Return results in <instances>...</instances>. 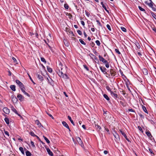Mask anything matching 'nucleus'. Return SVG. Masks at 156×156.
<instances>
[{
  "label": "nucleus",
  "mask_w": 156,
  "mask_h": 156,
  "mask_svg": "<svg viewBox=\"0 0 156 156\" xmlns=\"http://www.w3.org/2000/svg\"><path fill=\"white\" fill-rule=\"evenodd\" d=\"M37 77L40 80H41V81L43 80V77L39 75H37Z\"/></svg>",
  "instance_id": "obj_28"
},
{
  "label": "nucleus",
  "mask_w": 156,
  "mask_h": 156,
  "mask_svg": "<svg viewBox=\"0 0 156 156\" xmlns=\"http://www.w3.org/2000/svg\"><path fill=\"white\" fill-rule=\"evenodd\" d=\"M101 4L102 5V7L104 9L108 12V10L106 8V6L102 2H101Z\"/></svg>",
  "instance_id": "obj_23"
},
{
  "label": "nucleus",
  "mask_w": 156,
  "mask_h": 156,
  "mask_svg": "<svg viewBox=\"0 0 156 156\" xmlns=\"http://www.w3.org/2000/svg\"><path fill=\"white\" fill-rule=\"evenodd\" d=\"M77 32L79 35H81L82 34V33L80 30H77Z\"/></svg>",
  "instance_id": "obj_49"
},
{
  "label": "nucleus",
  "mask_w": 156,
  "mask_h": 156,
  "mask_svg": "<svg viewBox=\"0 0 156 156\" xmlns=\"http://www.w3.org/2000/svg\"><path fill=\"white\" fill-rule=\"evenodd\" d=\"M62 124L63 125L66 127L69 130V131H70V128L68 125V124L65 121H63L62 122Z\"/></svg>",
  "instance_id": "obj_8"
},
{
  "label": "nucleus",
  "mask_w": 156,
  "mask_h": 156,
  "mask_svg": "<svg viewBox=\"0 0 156 156\" xmlns=\"http://www.w3.org/2000/svg\"><path fill=\"white\" fill-rule=\"evenodd\" d=\"M16 82L20 87L23 85V84L18 80H16Z\"/></svg>",
  "instance_id": "obj_12"
},
{
  "label": "nucleus",
  "mask_w": 156,
  "mask_h": 156,
  "mask_svg": "<svg viewBox=\"0 0 156 156\" xmlns=\"http://www.w3.org/2000/svg\"><path fill=\"white\" fill-rule=\"evenodd\" d=\"M19 150L23 154H24V152L23 147H20L19 148Z\"/></svg>",
  "instance_id": "obj_29"
},
{
  "label": "nucleus",
  "mask_w": 156,
  "mask_h": 156,
  "mask_svg": "<svg viewBox=\"0 0 156 156\" xmlns=\"http://www.w3.org/2000/svg\"><path fill=\"white\" fill-rule=\"evenodd\" d=\"M29 75V76L30 77V80H31V81L32 82V83H33L34 84H35V83H34V81H33V80H32V79L31 78V77Z\"/></svg>",
  "instance_id": "obj_53"
},
{
  "label": "nucleus",
  "mask_w": 156,
  "mask_h": 156,
  "mask_svg": "<svg viewBox=\"0 0 156 156\" xmlns=\"http://www.w3.org/2000/svg\"><path fill=\"white\" fill-rule=\"evenodd\" d=\"M81 24L83 26H84L85 25V23L83 21H81Z\"/></svg>",
  "instance_id": "obj_56"
},
{
  "label": "nucleus",
  "mask_w": 156,
  "mask_h": 156,
  "mask_svg": "<svg viewBox=\"0 0 156 156\" xmlns=\"http://www.w3.org/2000/svg\"><path fill=\"white\" fill-rule=\"evenodd\" d=\"M68 119L72 123V124L73 125H75L74 123V122L73 121L72 119L71 118L70 116H68Z\"/></svg>",
  "instance_id": "obj_20"
},
{
  "label": "nucleus",
  "mask_w": 156,
  "mask_h": 156,
  "mask_svg": "<svg viewBox=\"0 0 156 156\" xmlns=\"http://www.w3.org/2000/svg\"><path fill=\"white\" fill-rule=\"evenodd\" d=\"M145 3L147 4L150 7H152L153 6L152 2H150L149 3H147V2H146Z\"/></svg>",
  "instance_id": "obj_31"
},
{
  "label": "nucleus",
  "mask_w": 156,
  "mask_h": 156,
  "mask_svg": "<svg viewBox=\"0 0 156 156\" xmlns=\"http://www.w3.org/2000/svg\"><path fill=\"white\" fill-rule=\"evenodd\" d=\"M30 143H31V145L33 146V147H35V145H34V143L33 141H31L30 142Z\"/></svg>",
  "instance_id": "obj_52"
},
{
  "label": "nucleus",
  "mask_w": 156,
  "mask_h": 156,
  "mask_svg": "<svg viewBox=\"0 0 156 156\" xmlns=\"http://www.w3.org/2000/svg\"><path fill=\"white\" fill-rule=\"evenodd\" d=\"M26 154L27 156H31V153L28 150H27L26 152Z\"/></svg>",
  "instance_id": "obj_25"
},
{
  "label": "nucleus",
  "mask_w": 156,
  "mask_h": 156,
  "mask_svg": "<svg viewBox=\"0 0 156 156\" xmlns=\"http://www.w3.org/2000/svg\"><path fill=\"white\" fill-rule=\"evenodd\" d=\"M83 34H84V35L85 37H87V34H86V33L85 32V31L84 32H83Z\"/></svg>",
  "instance_id": "obj_61"
},
{
  "label": "nucleus",
  "mask_w": 156,
  "mask_h": 156,
  "mask_svg": "<svg viewBox=\"0 0 156 156\" xmlns=\"http://www.w3.org/2000/svg\"><path fill=\"white\" fill-rule=\"evenodd\" d=\"M47 114L53 119H54L53 117L51 115L47 113Z\"/></svg>",
  "instance_id": "obj_51"
},
{
  "label": "nucleus",
  "mask_w": 156,
  "mask_h": 156,
  "mask_svg": "<svg viewBox=\"0 0 156 156\" xmlns=\"http://www.w3.org/2000/svg\"><path fill=\"white\" fill-rule=\"evenodd\" d=\"M96 21L98 23V25H99L100 26L101 25V24L99 20H97Z\"/></svg>",
  "instance_id": "obj_57"
},
{
  "label": "nucleus",
  "mask_w": 156,
  "mask_h": 156,
  "mask_svg": "<svg viewBox=\"0 0 156 156\" xmlns=\"http://www.w3.org/2000/svg\"><path fill=\"white\" fill-rule=\"evenodd\" d=\"M137 54L140 57H141V56L142 55L141 53L140 52H137Z\"/></svg>",
  "instance_id": "obj_54"
},
{
  "label": "nucleus",
  "mask_w": 156,
  "mask_h": 156,
  "mask_svg": "<svg viewBox=\"0 0 156 156\" xmlns=\"http://www.w3.org/2000/svg\"><path fill=\"white\" fill-rule=\"evenodd\" d=\"M13 96V98H12V101L13 102H16L17 101V98L16 97H14L13 96Z\"/></svg>",
  "instance_id": "obj_26"
},
{
  "label": "nucleus",
  "mask_w": 156,
  "mask_h": 156,
  "mask_svg": "<svg viewBox=\"0 0 156 156\" xmlns=\"http://www.w3.org/2000/svg\"><path fill=\"white\" fill-rule=\"evenodd\" d=\"M115 51L117 53H118L119 54H121L120 52H119V50L117 49H115Z\"/></svg>",
  "instance_id": "obj_48"
},
{
  "label": "nucleus",
  "mask_w": 156,
  "mask_h": 156,
  "mask_svg": "<svg viewBox=\"0 0 156 156\" xmlns=\"http://www.w3.org/2000/svg\"><path fill=\"white\" fill-rule=\"evenodd\" d=\"M3 111L6 114H9L10 112L9 109L6 107L4 108L3 109Z\"/></svg>",
  "instance_id": "obj_6"
},
{
  "label": "nucleus",
  "mask_w": 156,
  "mask_h": 156,
  "mask_svg": "<svg viewBox=\"0 0 156 156\" xmlns=\"http://www.w3.org/2000/svg\"><path fill=\"white\" fill-rule=\"evenodd\" d=\"M21 89V90L22 91V92L24 93V94L26 95L28 97H30V95L27 93L24 90L25 88L24 87V85L23 86L21 87H20Z\"/></svg>",
  "instance_id": "obj_4"
},
{
  "label": "nucleus",
  "mask_w": 156,
  "mask_h": 156,
  "mask_svg": "<svg viewBox=\"0 0 156 156\" xmlns=\"http://www.w3.org/2000/svg\"><path fill=\"white\" fill-rule=\"evenodd\" d=\"M64 7L66 9H68L69 6L67 4H65L64 5Z\"/></svg>",
  "instance_id": "obj_44"
},
{
  "label": "nucleus",
  "mask_w": 156,
  "mask_h": 156,
  "mask_svg": "<svg viewBox=\"0 0 156 156\" xmlns=\"http://www.w3.org/2000/svg\"><path fill=\"white\" fill-rule=\"evenodd\" d=\"M138 8L139 9L142 11H145V10L144 9L142 8L140 6H138Z\"/></svg>",
  "instance_id": "obj_42"
},
{
  "label": "nucleus",
  "mask_w": 156,
  "mask_h": 156,
  "mask_svg": "<svg viewBox=\"0 0 156 156\" xmlns=\"http://www.w3.org/2000/svg\"><path fill=\"white\" fill-rule=\"evenodd\" d=\"M120 131L121 133V134L124 136V137L128 141H129V140L127 138V136L126 134H125L124 132L122 131L121 130H120Z\"/></svg>",
  "instance_id": "obj_7"
},
{
  "label": "nucleus",
  "mask_w": 156,
  "mask_h": 156,
  "mask_svg": "<svg viewBox=\"0 0 156 156\" xmlns=\"http://www.w3.org/2000/svg\"><path fill=\"white\" fill-rule=\"evenodd\" d=\"M110 73L111 75L113 76H115L116 74V73L113 70V69H111V70L110 71Z\"/></svg>",
  "instance_id": "obj_15"
},
{
  "label": "nucleus",
  "mask_w": 156,
  "mask_h": 156,
  "mask_svg": "<svg viewBox=\"0 0 156 156\" xmlns=\"http://www.w3.org/2000/svg\"><path fill=\"white\" fill-rule=\"evenodd\" d=\"M84 68L87 70H89V69L88 67H87V66L86 65H84L83 66Z\"/></svg>",
  "instance_id": "obj_50"
},
{
  "label": "nucleus",
  "mask_w": 156,
  "mask_h": 156,
  "mask_svg": "<svg viewBox=\"0 0 156 156\" xmlns=\"http://www.w3.org/2000/svg\"><path fill=\"white\" fill-rule=\"evenodd\" d=\"M142 108L144 111L145 112H147V111L146 108L143 105H142Z\"/></svg>",
  "instance_id": "obj_36"
},
{
  "label": "nucleus",
  "mask_w": 156,
  "mask_h": 156,
  "mask_svg": "<svg viewBox=\"0 0 156 156\" xmlns=\"http://www.w3.org/2000/svg\"><path fill=\"white\" fill-rule=\"evenodd\" d=\"M95 43H96V44H97L99 46L100 45V44H101V43L98 40H97L96 41H95Z\"/></svg>",
  "instance_id": "obj_41"
},
{
  "label": "nucleus",
  "mask_w": 156,
  "mask_h": 156,
  "mask_svg": "<svg viewBox=\"0 0 156 156\" xmlns=\"http://www.w3.org/2000/svg\"><path fill=\"white\" fill-rule=\"evenodd\" d=\"M151 14L152 15V16L156 20V14L154 13L153 12H151Z\"/></svg>",
  "instance_id": "obj_33"
},
{
  "label": "nucleus",
  "mask_w": 156,
  "mask_h": 156,
  "mask_svg": "<svg viewBox=\"0 0 156 156\" xmlns=\"http://www.w3.org/2000/svg\"><path fill=\"white\" fill-rule=\"evenodd\" d=\"M41 60L42 62H44V63H46V61L45 59L43 57H41Z\"/></svg>",
  "instance_id": "obj_40"
},
{
  "label": "nucleus",
  "mask_w": 156,
  "mask_h": 156,
  "mask_svg": "<svg viewBox=\"0 0 156 156\" xmlns=\"http://www.w3.org/2000/svg\"><path fill=\"white\" fill-rule=\"evenodd\" d=\"M47 151L48 152V154L51 156H52L53 155V154L52 152L50 151V149L49 148L47 149Z\"/></svg>",
  "instance_id": "obj_19"
},
{
  "label": "nucleus",
  "mask_w": 156,
  "mask_h": 156,
  "mask_svg": "<svg viewBox=\"0 0 156 156\" xmlns=\"http://www.w3.org/2000/svg\"><path fill=\"white\" fill-rule=\"evenodd\" d=\"M64 43L66 46H69V43H68V42L66 41V40H65V41H64Z\"/></svg>",
  "instance_id": "obj_46"
},
{
  "label": "nucleus",
  "mask_w": 156,
  "mask_h": 156,
  "mask_svg": "<svg viewBox=\"0 0 156 156\" xmlns=\"http://www.w3.org/2000/svg\"><path fill=\"white\" fill-rule=\"evenodd\" d=\"M17 98L20 101H22L23 99V97L21 94H18L17 96Z\"/></svg>",
  "instance_id": "obj_11"
},
{
  "label": "nucleus",
  "mask_w": 156,
  "mask_h": 156,
  "mask_svg": "<svg viewBox=\"0 0 156 156\" xmlns=\"http://www.w3.org/2000/svg\"><path fill=\"white\" fill-rule=\"evenodd\" d=\"M12 59L14 62H16V59L14 57H12Z\"/></svg>",
  "instance_id": "obj_59"
},
{
  "label": "nucleus",
  "mask_w": 156,
  "mask_h": 156,
  "mask_svg": "<svg viewBox=\"0 0 156 156\" xmlns=\"http://www.w3.org/2000/svg\"><path fill=\"white\" fill-rule=\"evenodd\" d=\"M11 110L12 111L14 112L16 114H17L19 116H20V115L18 113L16 110L13 106L11 107Z\"/></svg>",
  "instance_id": "obj_10"
},
{
  "label": "nucleus",
  "mask_w": 156,
  "mask_h": 156,
  "mask_svg": "<svg viewBox=\"0 0 156 156\" xmlns=\"http://www.w3.org/2000/svg\"><path fill=\"white\" fill-rule=\"evenodd\" d=\"M91 45L92 46V47H94V43L93 42H92L91 44Z\"/></svg>",
  "instance_id": "obj_64"
},
{
  "label": "nucleus",
  "mask_w": 156,
  "mask_h": 156,
  "mask_svg": "<svg viewBox=\"0 0 156 156\" xmlns=\"http://www.w3.org/2000/svg\"><path fill=\"white\" fill-rule=\"evenodd\" d=\"M30 133L32 136H37L36 135L34 134V133L33 132H32V131H31V132H30Z\"/></svg>",
  "instance_id": "obj_43"
},
{
  "label": "nucleus",
  "mask_w": 156,
  "mask_h": 156,
  "mask_svg": "<svg viewBox=\"0 0 156 156\" xmlns=\"http://www.w3.org/2000/svg\"><path fill=\"white\" fill-rule=\"evenodd\" d=\"M106 27L109 30H111L110 26L109 24H107L106 25Z\"/></svg>",
  "instance_id": "obj_45"
},
{
  "label": "nucleus",
  "mask_w": 156,
  "mask_h": 156,
  "mask_svg": "<svg viewBox=\"0 0 156 156\" xmlns=\"http://www.w3.org/2000/svg\"><path fill=\"white\" fill-rule=\"evenodd\" d=\"M98 57L100 61L102 62L103 63H105L106 67L107 68H108L109 67V65L107 61L100 55H99Z\"/></svg>",
  "instance_id": "obj_2"
},
{
  "label": "nucleus",
  "mask_w": 156,
  "mask_h": 156,
  "mask_svg": "<svg viewBox=\"0 0 156 156\" xmlns=\"http://www.w3.org/2000/svg\"><path fill=\"white\" fill-rule=\"evenodd\" d=\"M5 121L7 124H9V120L7 118H5Z\"/></svg>",
  "instance_id": "obj_39"
},
{
  "label": "nucleus",
  "mask_w": 156,
  "mask_h": 156,
  "mask_svg": "<svg viewBox=\"0 0 156 156\" xmlns=\"http://www.w3.org/2000/svg\"><path fill=\"white\" fill-rule=\"evenodd\" d=\"M4 133L5 134V135H7L8 137H9V132L7 131H5V130H4Z\"/></svg>",
  "instance_id": "obj_38"
},
{
  "label": "nucleus",
  "mask_w": 156,
  "mask_h": 156,
  "mask_svg": "<svg viewBox=\"0 0 156 156\" xmlns=\"http://www.w3.org/2000/svg\"><path fill=\"white\" fill-rule=\"evenodd\" d=\"M104 153L105 154H108V151H104Z\"/></svg>",
  "instance_id": "obj_58"
},
{
  "label": "nucleus",
  "mask_w": 156,
  "mask_h": 156,
  "mask_svg": "<svg viewBox=\"0 0 156 156\" xmlns=\"http://www.w3.org/2000/svg\"><path fill=\"white\" fill-rule=\"evenodd\" d=\"M138 128L140 131L142 130V128L140 126H138Z\"/></svg>",
  "instance_id": "obj_60"
},
{
  "label": "nucleus",
  "mask_w": 156,
  "mask_h": 156,
  "mask_svg": "<svg viewBox=\"0 0 156 156\" xmlns=\"http://www.w3.org/2000/svg\"><path fill=\"white\" fill-rule=\"evenodd\" d=\"M58 71L57 72L58 74L59 71L62 72L63 71V69L66 70V67L65 66H63L62 63L60 62L58 65Z\"/></svg>",
  "instance_id": "obj_3"
},
{
  "label": "nucleus",
  "mask_w": 156,
  "mask_h": 156,
  "mask_svg": "<svg viewBox=\"0 0 156 156\" xmlns=\"http://www.w3.org/2000/svg\"><path fill=\"white\" fill-rule=\"evenodd\" d=\"M143 74L145 75H147L148 74V71L146 69L144 68L142 69Z\"/></svg>",
  "instance_id": "obj_16"
},
{
  "label": "nucleus",
  "mask_w": 156,
  "mask_h": 156,
  "mask_svg": "<svg viewBox=\"0 0 156 156\" xmlns=\"http://www.w3.org/2000/svg\"><path fill=\"white\" fill-rule=\"evenodd\" d=\"M86 15L87 16H89V15H90V13L89 12H86Z\"/></svg>",
  "instance_id": "obj_62"
},
{
  "label": "nucleus",
  "mask_w": 156,
  "mask_h": 156,
  "mask_svg": "<svg viewBox=\"0 0 156 156\" xmlns=\"http://www.w3.org/2000/svg\"><path fill=\"white\" fill-rule=\"evenodd\" d=\"M66 31H68V32H69V34H72V35H73V36H74V34H73V32L72 31H71V30H70L68 28H66Z\"/></svg>",
  "instance_id": "obj_21"
},
{
  "label": "nucleus",
  "mask_w": 156,
  "mask_h": 156,
  "mask_svg": "<svg viewBox=\"0 0 156 156\" xmlns=\"http://www.w3.org/2000/svg\"><path fill=\"white\" fill-rule=\"evenodd\" d=\"M47 79L48 83H49L50 84H51L53 83V81L48 76V77H47Z\"/></svg>",
  "instance_id": "obj_14"
},
{
  "label": "nucleus",
  "mask_w": 156,
  "mask_h": 156,
  "mask_svg": "<svg viewBox=\"0 0 156 156\" xmlns=\"http://www.w3.org/2000/svg\"><path fill=\"white\" fill-rule=\"evenodd\" d=\"M100 69L102 72L104 73L105 72L106 69L105 68H103L102 67H100Z\"/></svg>",
  "instance_id": "obj_30"
},
{
  "label": "nucleus",
  "mask_w": 156,
  "mask_h": 156,
  "mask_svg": "<svg viewBox=\"0 0 156 156\" xmlns=\"http://www.w3.org/2000/svg\"><path fill=\"white\" fill-rule=\"evenodd\" d=\"M104 97L108 101L109 100V98L108 97V96L106 94H104L103 95Z\"/></svg>",
  "instance_id": "obj_34"
},
{
  "label": "nucleus",
  "mask_w": 156,
  "mask_h": 156,
  "mask_svg": "<svg viewBox=\"0 0 156 156\" xmlns=\"http://www.w3.org/2000/svg\"><path fill=\"white\" fill-rule=\"evenodd\" d=\"M149 150L151 154H153V152L151 149L149 148Z\"/></svg>",
  "instance_id": "obj_55"
},
{
  "label": "nucleus",
  "mask_w": 156,
  "mask_h": 156,
  "mask_svg": "<svg viewBox=\"0 0 156 156\" xmlns=\"http://www.w3.org/2000/svg\"><path fill=\"white\" fill-rule=\"evenodd\" d=\"M114 136L116 139H119V136L116 133H115V134H114Z\"/></svg>",
  "instance_id": "obj_35"
},
{
  "label": "nucleus",
  "mask_w": 156,
  "mask_h": 156,
  "mask_svg": "<svg viewBox=\"0 0 156 156\" xmlns=\"http://www.w3.org/2000/svg\"><path fill=\"white\" fill-rule=\"evenodd\" d=\"M47 69L48 71L50 73H51L52 72V69L48 66H47Z\"/></svg>",
  "instance_id": "obj_27"
},
{
  "label": "nucleus",
  "mask_w": 156,
  "mask_h": 156,
  "mask_svg": "<svg viewBox=\"0 0 156 156\" xmlns=\"http://www.w3.org/2000/svg\"><path fill=\"white\" fill-rule=\"evenodd\" d=\"M35 122V123L39 127H40L42 126L41 123L40 122L39 120H36Z\"/></svg>",
  "instance_id": "obj_17"
},
{
  "label": "nucleus",
  "mask_w": 156,
  "mask_h": 156,
  "mask_svg": "<svg viewBox=\"0 0 156 156\" xmlns=\"http://www.w3.org/2000/svg\"><path fill=\"white\" fill-rule=\"evenodd\" d=\"M43 137L44 138L45 140H46L47 143L48 144H49L50 143V141L46 137H45L44 136H43Z\"/></svg>",
  "instance_id": "obj_32"
},
{
  "label": "nucleus",
  "mask_w": 156,
  "mask_h": 156,
  "mask_svg": "<svg viewBox=\"0 0 156 156\" xmlns=\"http://www.w3.org/2000/svg\"><path fill=\"white\" fill-rule=\"evenodd\" d=\"M95 127L98 132H99L101 129V127L97 124H95Z\"/></svg>",
  "instance_id": "obj_13"
},
{
  "label": "nucleus",
  "mask_w": 156,
  "mask_h": 156,
  "mask_svg": "<svg viewBox=\"0 0 156 156\" xmlns=\"http://www.w3.org/2000/svg\"><path fill=\"white\" fill-rule=\"evenodd\" d=\"M146 134L149 138H151L152 137V136L149 131L146 132Z\"/></svg>",
  "instance_id": "obj_18"
},
{
  "label": "nucleus",
  "mask_w": 156,
  "mask_h": 156,
  "mask_svg": "<svg viewBox=\"0 0 156 156\" xmlns=\"http://www.w3.org/2000/svg\"><path fill=\"white\" fill-rule=\"evenodd\" d=\"M63 93H64V94L65 95V96L66 97H68V95H67V94H66V92H63Z\"/></svg>",
  "instance_id": "obj_63"
},
{
  "label": "nucleus",
  "mask_w": 156,
  "mask_h": 156,
  "mask_svg": "<svg viewBox=\"0 0 156 156\" xmlns=\"http://www.w3.org/2000/svg\"><path fill=\"white\" fill-rule=\"evenodd\" d=\"M79 41L82 44H83L84 45H85L86 44V43L82 39H80Z\"/></svg>",
  "instance_id": "obj_37"
},
{
  "label": "nucleus",
  "mask_w": 156,
  "mask_h": 156,
  "mask_svg": "<svg viewBox=\"0 0 156 156\" xmlns=\"http://www.w3.org/2000/svg\"><path fill=\"white\" fill-rule=\"evenodd\" d=\"M58 74L61 78L65 81H67L69 79V77L66 74V70L64 69L63 71H59Z\"/></svg>",
  "instance_id": "obj_1"
},
{
  "label": "nucleus",
  "mask_w": 156,
  "mask_h": 156,
  "mask_svg": "<svg viewBox=\"0 0 156 156\" xmlns=\"http://www.w3.org/2000/svg\"><path fill=\"white\" fill-rule=\"evenodd\" d=\"M76 139L79 144L82 147L83 145V144L81 139L78 137H77Z\"/></svg>",
  "instance_id": "obj_5"
},
{
  "label": "nucleus",
  "mask_w": 156,
  "mask_h": 156,
  "mask_svg": "<svg viewBox=\"0 0 156 156\" xmlns=\"http://www.w3.org/2000/svg\"><path fill=\"white\" fill-rule=\"evenodd\" d=\"M91 55H92V56H93V57H94V58H93V59H94L95 60H96V61H95V62H97L96 61H97L98 62H99V61H98V58H97V57H96V56H95L93 54H91Z\"/></svg>",
  "instance_id": "obj_24"
},
{
  "label": "nucleus",
  "mask_w": 156,
  "mask_h": 156,
  "mask_svg": "<svg viewBox=\"0 0 156 156\" xmlns=\"http://www.w3.org/2000/svg\"><path fill=\"white\" fill-rule=\"evenodd\" d=\"M110 92L112 96L114 98H117L118 96L115 93V92H113L111 90H110Z\"/></svg>",
  "instance_id": "obj_9"
},
{
  "label": "nucleus",
  "mask_w": 156,
  "mask_h": 156,
  "mask_svg": "<svg viewBox=\"0 0 156 156\" xmlns=\"http://www.w3.org/2000/svg\"><path fill=\"white\" fill-rule=\"evenodd\" d=\"M10 87L12 90L13 91H15L16 90L15 86L14 85H11L10 86Z\"/></svg>",
  "instance_id": "obj_22"
},
{
  "label": "nucleus",
  "mask_w": 156,
  "mask_h": 156,
  "mask_svg": "<svg viewBox=\"0 0 156 156\" xmlns=\"http://www.w3.org/2000/svg\"><path fill=\"white\" fill-rule=\"evenodd\" d=\"M121 29L124 32H126V29L124 27H121Z\"/></svg>",
  "instance_id": "obj_47"
}]
</instances>
